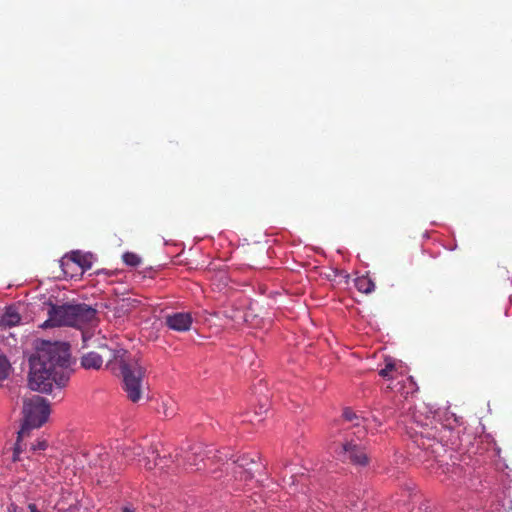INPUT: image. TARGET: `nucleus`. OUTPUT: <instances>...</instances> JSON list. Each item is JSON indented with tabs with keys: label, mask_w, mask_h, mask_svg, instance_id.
I'll use <instances>...</instances> for the list:
<instances>
[{
	"label": "nucleus",
	"mask_w": 512,
	"mask_h": 512,
	"mask_svg": "<svg viewBox=\"0 0 512 512\" xmlns=\"http://www.w3.org/2000/svg\"><path fill=\"white\" fill-rule=\"evenodd\" d=\"M71 363L67 343L43 341L30 357L28 385L31 390L50 393L53 385L63 388L69 381Z\"/></svg>",
	"instance_id": "1"
},
{
	"label": "nucleus",
	"mask_w": 512,
	"mask_h": 512,
	"mask_svg": "<svg viewBox=\"0 0 512 512\" xmlns=\"http://www.w3.org/2000/svg\"><path fill=\"white\" fill-rule=\"evenodd\" d=\"M48 319L42 327H78L91 322L96 316V310L85 303L66 302L62 304L47 303Z\"/></svg>",
	"instance_id": "2"
},
{
	"label": "nucleus",
	"mask_w": 512,
	"mask_h": 512,
	"mask_svg": "<svg viewBox=\"0 0 512 512\" xmlns=\"http://www.w3.org/2000/svg\"><path fill=\"white\" fill-rule=\"evenodd\" d=\"M120 369L123 376V389L127 398L132 402H138L144 392V377L146 368L138 359H121Z\"/></svg>",
	"instance_id": "3"
},
{
	"label": "nucleus",
	"mask_w": 512,
	"mask_h": 512,
	"mask_svg": "<svg viewBox=\"0 0 512 512\" xmlns=\"http://www.w3.org/2000/svg\"><path fill=\"white\" fill-rule=\"evenodd\" d=\"M23 414L24 422L19 431V437H23L31 429L38 428L46 422L50 414L49 403L38 395L26 398L23 403Z\"/></svg>",
	"instance_id": "4"
},
{
	"label": "nucleus",
	"mask_w": 512,
	"mask_h": 512,
	"mask_svg": "<svg viewBox=\"0 0 512 512\" xmlns=\"http://www.w3.org/2000/svg\"><path fill=\"white\" fill-rule=\"evenodd\" d=\"M338 458L342 461H349L354 465L365 466L369 462L367 453L362 443L353 439L345 440L335 450Z\"/></svg>",
	"instance_id": "5"
},
{
	"label": "nucleus",
	"mask_w": 512,
	"mask_h": 512,
	"mask_svg": "<svg viewBox=\"0 0 512 512\" xmlns=\"http://www.w3.org/2000/svg\"><path fill=\"white\" fill-rule=\"evenodd\" d=\"M254 463L253 459L243 456L232 463H227V466L232 470L236 480L247 482L253 478V472L249 465Z\"/></svg>",
	"instance_id": "6"
},
{
	"label": "nucleus",
	"mask_w": 512,
	"mask_h": 512,
	"mask_svg": "<svg viewBox=\"0 0 512 512\" xmlns=\"http://www.w3.org/2000/svg\"><path fill=\"white\" fill-rule=\"evenodd\" d=\"M90 254H83L80 251H73L70 255H66L61 260V267L65 274H67L66 268L71 265H77L81 269V273L85 270H89L92 266Z\"/></svg>",
	"instance_id": "7"
},
{
	"label": "nucleus",
	"mask_w": 512,
	"mask_h": 512,
	"mask_svg": "<svg viewBox=\"0 0 512 512\" xmlns=\"http://www.w3.org/2000/svg\"><path fill=\"white\" fill-rule=\"evenodd\" d=\"M165 324L174 331L185 332L192 325V317L189 313H173L165 317Z\"/></svg>",
	"instance_id": "8"
},
{
	"label": "nucleus",
	"mask_w": 512,
	"mask_h": 512,
	"mask_svg": "<svg viewBox=\"0 0 512 512\" xmlns=\"http://www.w3.org/2000/svg\"><path fill=\"white\" fill-rule=\"evenodd\" d=\"M146 469L152 470L156 467H159L160 470H164L167 467V459L166 457H159L157 451L154 448L149 449L148 455L144 456L141 460Z\"/></svg>",
	"instance_id": "9"
},
{
	"label": "nucleus",
	"mask_w": 512,
	"mask_h": 512,
	"mask_svg": "<svg viewBox=\"0 0 512 512\" xmlns=\"http://www.w3.org/2000/svg\"><path fill=\"white\" fill-rule=\"evenodd\" d=\"M103 364V356L97 352H88L81 358V365L85 369H99Z\"/></svg>",
	"instance_id": "10"
},
{
	"label": "nucleus",
	"mask_w": 512,
	"mask_h": 512,
	"mask_svg": "<svg viewBox=\"0 0 512 512\" xmlns=\"http://www.w3.org/2000/svg\"><path fill=\"white\" fill-rule=\"evenodd\" d=\"M20 321L21 316L19 313L12 308H8L0 319V326L5 329L12 328L18 325Z\"/></svg>",
	"instance_id": "11"
},
{
	"label": "nucleus",
	"mask_w": 512,
	"mask_h": 512,
	"mask_svg": "<svg viewBox=\"0 0 512 512\" xmlns=\"http://www.w3.org/2000/svg\"><path fill=\"white\" fill-rule=\"evenodd\" d=\"M355 287L364 294H370L375 290V283L368 275H362L355 279Z\"/></svg>",
	"instance_id": "12"
},
{
	"label": "nucleus",
	"mask_w": 512,
	"mask_h": 512,
	"mask_svg": "<svg viewBox=\"0 0 512 512\" xmlns=\"http://www.w3.org/2000/svg\"><path fill=\"white\" fill-rule=\"evenodd\" d=\"M397 371V363L392 358L385 359V366L379 371V375L385 379L394 378L393 373Z\"/></svg>",
	"instance_id": "13"
},
{
	"label": "nucleus",
	"mask_w": 512,
	"mask_h": 512,
	"mask_svg": "<svg viewBox=\"0 0 512 512\" xmlns=\"http://www.w3.org/2000/svg\"><path fill=\"white\" fill-rule=\"evenodd\" d=\"M123 261L126 265L137 267L141 264V258L136 253L126 252L122 256Z\"/></svg>",
	"instance_id": "14"
},
{
	"label": "nucleus",
	"mask_w": 512,
	"mask_h": 512,
	"mask_svg": "<svg viewBox=\"0 0 512 512\" xmlns=\"http://www.w3.org/2000/svg\"><path fill=\"white\" fill-rule=\"evenodd\" d=\"M343 417L345 420L350 421V422L359 419V417L356 415V413L354 411H352L350 408H346L343 411Z\"/></svg>",
	"instance_id": "15"
},
{
	"label": "nucleus",
	"mask_w": 512,
	"mask_h": 512,
	"mask_svg": "<svg viewBox=\"0 0 512 512\" xmlns=\"http://www.w3.org/2000/svg\"><path fill=\"white\" fill-rule=\"evenodd\" d=\"M21 438L22 437L18 436L17 442H16L15 447H14L13 456H12V460L14 462H16V461H18L20 459L19 455L22 452V448H21V445H20Z\"/></svg>",
	"instance_id": "16"
},
{
	"label": "nucleus",
	"mask_w": 512,
	"mask_h": 512,
	"mask_svg": "<svg viewBox=\"0 0 512 512\" xmlns=\"http://www.w3.org/2000/svg\"><path fill=\"white\" fill-rule=\"evenodd\" d=\"M268 411V404L263 403L259 407V411H255V415L259 418L257 419V422H261L263 420V417H261L264 413Z\"/></svg>",
	"instance_id": "17"
},
{
	"label": "nucleus",
	"mask_w": 512,
	"mask_h": 512,
	"mask_svg": "<svg viewBox=\"0 0 512 512\" xmlns=\"http://www.w3.org/2000/svg\"><path fill=\"white\" fill-rule=\"evenodd\" d=\"M48 447L46 440H38L36 444L32 445L33 450H45Z\"/></svg>",
	"instance_id": "18"
},
{
	"label": "nucleus",
	"mask_w": 512,
	"mask_h": 512,
	"mask_svg": "<svg viewBox=\"0 0 512 512\" xmlns=\"http://www.w3.org/2000/svg\"><path fill=\"white\" fill-rule=\"evenodd\" d=\"M7 511L8 512H20V508L16 504L11 503L10 505H8Z\"/></svg>",
	"instance_id": "19"
},
{
	"label": "nucleus",
	"mask_w": 512,
	"mask_h": 512,
	"mask_svg": "<svg viewBox=\"0 0 512 512\" xmlns=\"http://www.w3.org/2000/svg\"><path fill=\"white\" fill-rule=\"evenodd\" d=\"M419 434L421 435V437H426V438H430V436H433L434 437V434L431 433V431H419Z\"/></svg>",
	"instance_id": "20"
},
{
	"label": "nucleus",
	"mask_w": 512,
	"mask_h": 512,
	"mask_svg": "<svg viewBox=\"0 0 512 512\" xmlns=\"http://www.w3.org/2000/svg\"><path fill=\"white\" fill-rule=\"evenodd\" d=\"M81 335H82V339H83V342H84V346H88L87 342H88V340L91 339V337L87 336V334L84 333V332H82Z\"/></svg>",
	"instance_id": "21"
},
{
	"label": "nucleus",
	"mask_w": 512,
	"mask_h": 512,
	"mask_svg": "<svg viewBox=\"0 0 512 512\" xmlns=\"http://www.w3.org/2000/svg\"><path fill=\"white\" fill-rule=\"evenodd\" d=\"M28 508H29L30 512H40V511L37 509L36 505H35V504H33V503L29 504V505H28Z\"/></svg>",
	"instance_id": "22"
},
{
	"label": "nucleus",
	"mask_w": 512,
	"mask_h": 512,
	"mask_svg": "<svg viewBox=\"0 0 512 512\" xmlns=\"http://www.w3.org/2000/svg\"><path fill=\"white\" fill-rule=\"evenodd\" d=\"M166 417H172L174 415V412L171 411L170 413H167V411L164 412Z\"/></svg>",
	"instance_id": "23"
},
{
	"label": "nucleus",
	"mask_w": 512,
	"mask_h": 512,
	"mask_svg": "<svg viewBox=\"0 0 512 512\" xmlns=\"http://www.w3.org/2000/svg\"><path fill=\"white\" fill-rule=\"evenodd\" d=\"M188 461H189V465H190V466L197 465V463H196L195 461H194V462H191V461H190V458H188Z\"/></svg>",
	"instance_id": "24"
},
{
	"label": "nucleus",
	"mask_w": 512,
	"mask_h": 512,
	"mask_svg": "<svg viewBox=\"0 0 512 512\" xmlns=\"http://www.w3.org/2000/svg\"><path fill=\"white\" fill-rule=\"evenodd\" d=\"M282 481H283L284 483H289V482L286 480V475H284V476L282 477Z\"/></svg>",
	"instance_id": "25"
},
{
	"label": "nucleus",
	"mask_w": 512,
	"mask_h": 512,
	"mask_svg": "<svg viewBox=\"0 0 512 512\" xmlns=\"http://www.w3.org/2000/svg\"><path fill=\"white\" fill-rule=\"evenodd\" d=\"M293 478H294V476H293V475H291V476L289 477V480L293 481ZM291 484H293V482H291Z\"/></svg>",
	"instance_id": "26"
},
{
	"label": "nucleus",
	"mask_w": 512,
	"mask_h": 512,
	"mask_svg": "<svg viewBox=\"0 0 512 512\" xmlns=\"http://www.w3.org/2000/svg\"><path fill=\"white\" fill-rule=\"evenodd\" d=\"M100 348H101L102 350H105V349H106V347H105L104 345H102Z\"/></svg>",
	"instance_id": "27"
}]
</instances>
